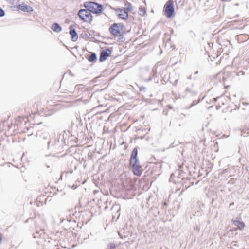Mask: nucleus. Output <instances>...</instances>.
Segmentation results:
<instances>
[{
	"instance_id": "nucleus-1",
	"label": "nucleus",
	"mask_w": 249,
	"mask_h": 249,
	"mask_svg": "<svg viewBox=\"0 0 249 249\" xmlns=\"http://www.w3.org/2000/svg\"><path fill=\"white\" fill-rule=\"evenodd\" d=\"M110 33L114 36L120 37L125 33V27L121 23H113L109 28Z\"/></svg>"
},
{
	"instance_id": "nucleus-2",
	"label": "nucleus",
	"mask_w": 249,
	"mask_h": 249,
	"mask_svg": "<svg viewBox=\"0 0 249 249\" xmlns=\"http://www.w3.org/2000/svg\"><path fill=\"white\" fill-rule=\"evenodd\" d=\"M84 7L87 8L90 12L93 13H100L102 12L103 7L101 5L93 2H86L84 3Z\"/></svg>"
},
{
	"instance_id": "nucleus-3",
	"label": "nucleus",
	"mask_w": 249,
	"mask_h": 249,
	"mask_svg": "<svg viewBox=\"0 0 249 249\" xmlns=\"http://www.w3.org/2000/svg\"><path fill=\"white\" fill-rule=\"evenodd\" d=\"M215 106L217 109L224 110L229 104V101L227 97L221 96L214 99Z\"/></svg>"
},
{
	"instance_id": "nucleus-4",
	"label": "nucleus",
	"mask_w": 249,
	"mask_h": 249,
	"mask_svg": "<svg viewBox=\"0 0 249 249\" xmlns=\"http://www.w3.org/2000/svg\"><path fill=\"white\" fill-rule=\"evenodd\" d=\"M78 15L80 19L84 22L90 23L92 20V15L87 9L80 10Z\"/></svg>"
},
{
	"instance_id": "nucleus-5",
	"label": "nucleus",
	"mask_w": 249,
	"mask_h": 249,
	"mask_svg": "<svg viewBox=\"0 0 249 249\" xmlns=\"http://www.w3.org/2000/svg\"><path fill=\"white\" fill-rule=\"evenodd\" d=\"M164 13L168 18H171L174 14V3L172 0L167 1L164 6Z\"/></svg>"
},
{
	"instance_id": "nucleus-6",
	"label": "nucleus",
	"mask_w": 249,
	"mask_h": 249,
	"mask_svg": "<svg viewBox=\"0 0 249 249\" xmlns=\"http://www.w3.org/2000/svg\"><path fill=\"white\" fill-rule=\"evenodd\" d=\"M130 165L132 166L133 174L137 176L140 177L143 172L142 167L138 164V162L130 163Z\"/></svg>"
},
{
	"instance_id": "nucleus-7",
	"label": "nucleus",
	"mask_w": 249,
	"mask_h": 249,
	"mask_svg": "<svg viewBox=\"0 0 249 249\" xmlns=\"http://www.w3.org/2000/svg\"><path fill=\"white\" fill-rule=\"evenodd\" d=\"M118 16L121 19H126L128 18V14L127 10L124 8H118L116 9Z\"/></svg>"
},
{
	"instance_id": "nucleus-8",
	"label": "nucleus",
	"mask_w": 249,
	"mask_h": 249,
	"mask_svg": "<svg viewBox=\"0 0 249 249\" xmlns=\"http://www.w3.org/2000/svg\"><path fill=\"white\" fill-rule=\"evenodd\" d=\"M111 51L109 49L102 50L100 55L99 60L100 62L105 61L111 54Z\"/></svg>"
},
{
	"instance_id": "nucleus-9",
	"label": "nucleus",
	"mask_w": 249,
	"mask_h": 249,
	"mask_svg": "<svg viewBox=\"0 0 249 249\" xmlns=\"http://www.w3.org/2000/svg\"><path fill=\"white\" fill-rule=\"evenodd\" d=\"M138 149L137 148L133 149L130 157V164L135 163V162H138V159L137 158Z\"/></svg>"
},
{
	"instance_id": "nucleus-10",
	"label": "nucleus",
	"mask_w": 249,
	"mask_h": 249,
	"mask_svg": "<svg viewBox=\"0 0 249 249\" xmlns=\"http://www.w3.org/2000/svg\"><path fill=\"white\" fill-rule=\"evenodd\" d=\"M30 8V6L27 5L25 3H22L21 4L19 3L17 5V8H15L13 10L15 11H20L21 10L22 11H28Z\"/></svg>"
},
{
	"instance_id": "nucleus-11",
	"label": "nucleus",
	"mask_w": 249,
	"mask_h": 249,
	"mask_svg": "<svg viewBox=\"0 0 249 249\" xmlns=\"http://www.w3.org/2000/svg\"><path fill=\"white\" fill-rule=\"evenodd\" d=\"M70 34L72 41H76L78 40V36L75 30L72 28L71 26L70 27Z\"/></svg>"
},
{
	"instance_id": "nucleus-12",
	"label": "nucleus",
	"mask_w": 249,
	"mask_h": 249,
	"mask_svg": "<svg viewBox=\"0 0 249 249\" xmlns=\"http://www.w3.org/2000/svg\"><path fill=\"white\" fill-rule=\"evenodd\" d=\"M20 0H6L13 10L15 8H17V5L19 3Z\"/></svg>"
},
{
	"instance_id": "nucleus-13",
	"label": "nucleus",
	"mask_w": 249,
	"mask_h": 249,
	"mask_svg": "<svg viewBox=\"0 0 249 249\" xmlns=\"http://www.w3.org/2000/svg\"><path fill=\"white\" fill-rule=\"evenodd\" d=\"M52 30L55 32L59 33L62 30V28L58 23H54L51 26Z\"/></svg>"
},
{
	"instance_id": "nucleus-14",
	"label": "nucleus",
	"mask_w": 249,
	"mask_h": 249,
	"mask_svg": "<svg viewBox=\"0 0 249 249\" xmlns=\"http://www.w3.org/2000/svg\"><path fill=\"white\" fill-rule=\"evenodd\" d=\"M234 224L239 229L242 230L245 227V224L244 222L239 221V220H234L233 221Z\"/></svg>"
},
{
	"instance_id": "nucleus-15",
	"label": "nucleus",
	"mask_w": 249,
	"mask_h": 249,
	"mask_svg": "<svg viewBox=\"0 0 249 249\" xmlns=\"http://www.w3.org/2000/svg\"><path fill=\"white\" fill-rule=\"evenodd\" d=\"M87 59L89 61L92 62L95 61L96 60L97 57L95 53H92L87 58Z\"/></svg>"
},
{
	"instance_id": "nucleus-16",
	"label": "nucleus",
	"mask_w": 249,
	"mask_h": 249,
	"mask_svg": "<svg viewBox=\"0 0 249 249\" xmlns=\"http://www.w3.org/2000/svg\"><path fill=\"white\" fill-rule=\"evenodd\" d=\"M5 14L4 11L0 8V17L3 16Z\"/></svg>"
},
{
	"instance_id": "nucleus-17",
	"label": "nucleus",
	"mask_w": 249,
	"mask_h": 249,
	"mask_svg": "<svg viewBox=\"0 0 249 249\" xmlns=\"http://www.w3.org/2000/svg\"><path fill=\"white\" fill-rule=\"evenodd\" d=\"M132 6L131 5H129V6L127 7V10H129V11H131L132 10Z\"/></svg>"
},
{
	"instance_id": "nucleus-18",
	"label": "nucleus",
	"mask_w": 249,
	"mask_h": 249,
	"mask_svg": "<svg viewBox=\"0 0 249 249\" xmlns=\"http://www.w3.org/2000/svg\"><path fill=\"white\" fill-rule=\"evenodd\" d=\"M2 240V235L0 233V244L1 243Z\"/></svg>"
},
{
	"instance_id": "nucleus-19",
	"label": "nucleus",
	"mask_w": 249,
	"mask_h": 249,
	"mask_svg": "<svg viewBox=\"0 0 249 249\" xmlns=\"http://www.w3.org/2000/svg\"><path fill=\"white\" fill-rule=\"evenodd\" d=\"M229 87H230V86H225V88L226 89H228V88H229Z\"/></svg>"
},
{
	"instance_id": "nucleus-20",
	"label": "nucleus",
	"mask_w": 249,
	"mask_h": 249,
	"mask_svg": "<svg viewBox=\"0 0 249 249\" xmlns=\"http://www.w3.org/2000/svg\"><path fill=\"white\" fill-rule=\"evenodd\" d=\"M75 246V244H72V245H71V247H74Z\"/></svg>"
},
{
	"instance_id": "nucleus-21",
	"label": "nucleus",
	"mask_w": 249,
	"mask_h": 249,
	"mask_svg": "<svg viewBox=\"0 0 249 249\" xmlns=\"http://www.w3.org/2000/svg\"><path fill=\"white\" fill-rule=\"evenodd\" d=\"M116 249L115 248V247H113V249Z\"/></svg>"
},
{
	"instance_id": "nucleus-22",
	"label": "nucleus",
	"mask_w": 249,
	"mask_h": 249,
	"mask_svg": "<svg viewBox=\"0 0 249 249\" xmlns=\"http://www.w3.org/2000/svg\"><path fill=\"white\" fill-rule=\"evenodd\" d=\"M225 93H226V94H228V91H226L225 92Z\"/></svg>"
},
{
	"instance_id": "nucleus-23",
	"label": "nucleus",
	"mask_w": 249,
	"mask_h": 249,
	"mask_svg": "<svg viewBox=\"0 0 249 249\" xmlns=\"http://www.w3.org/2000/svg\"><path fill=\"white\" fill-rule=\"evenodd\" d=\"M62 249H66V247H64V248H62Z\"/></svg>"
},
{
	"instance_id": "nucleus-24",
	"label": "nucleus",
	"mask_w": 249,
	"mask_h": 249,
	"mask_svg": "<svg viewBox=\"0 0 249 249\" xmlns=\"http://www.w3.org/2000/svg\"><path fill=\"white\" fill-rule=\"evenodd\" d=\"M221 0L224 1H225L226 0Z\"/></svg>"
},
{
	"instance_id": "nucleus-25",
	"label": "nucleus",
	"mask_w": 249,
	"mask_h": 249,
	"mask_svg": "<svg viewBox=\"0 0 249 249\" xmlns=\"http://www.w3.org/2000/svg\"><path fill=\"white\" fill-rule=\"evenodd\" d=\"M60 249L58 248V249Z\"/></svg>"
}]
</instances>
